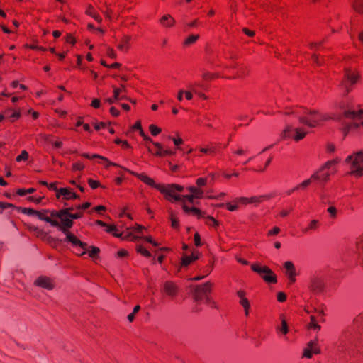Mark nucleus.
<instances>
[{
    "label": "nucleus",
    "mask_w": 363,
    "mask_h": 363,
    "mask_svg": "<svg viewBox=\"0 0 363 363\" xmlns=\"http://www.w3.org/2000/svg\"><path fill=\"white\" fill-rule=\"evenodd\" d=\"M333 119L341 123L342 130L346 136L351 129L357 128L360 125H363V110L345 111L342 114L337 115Z\"/></svg>",
    "instance_id": "f257e3e1"
},
{
    "label": "nucleus",
    "mask_w": 363,
    "mask_h": 363,
    "mask_svg": "<svg viewBox=\"0 0 363 363\" xmlns=\"http://www.w3.org/2000/svg\"><path fill=\"white\" fill-rule=\"evenodd\" d=\"M68 213L66 210H60V211H51L50 216L52 218H56L60 220L58 221V225H52L53 227H56L59 230L65 234L66 238H67V235L72 234L69 231V229L73 226L74 222L68 216Z\"/></svg>",
    "instance_id": "f03ea898"
},
{
    "label": "nucleus",
    "mask_w": 363,
    "mask_h": 363,
    "mask_svg": "<svg viewBox=\"0 0 363 363\" xmlns=\"http://www.w3.org/2000/svg\"><path fill=\"white\" fill-rule=\"evenodd\" d=\"M345 162L350 164L351 172L350 174L357 177L363 174V150L354 152L345 159Z\"/></svg>",
    "instance_id": "7ed1b4c3"
},
{
    "label": "nucleus",
    "mask_w": 363,
    "mask_h": 363,
    "mask_svg": "<svg viewBox=\"0 0 363 363\" xmlns=\"http://www.w3.org/2000/svg\"><path fill=\"white\" fill-rule=\"evenodd\" d=\"M251 269L253 272L260 275L265 282L272 284L277 282L276 274L268 267L260 266L259 264H253L251 265Z\"/></svg>",
    "instance_id": "20e7f679"
},
{
    "label": "nucleus",
    "mask_w": 363,
    "mask_h": 363,
    "mask_svg": "<svg viewBox=\"0 0 363 363\" xmlns=\"http://www.w3.org/2000/svg\"><path fill=\"white\" fill-rule=\"evenodd\" d=\"M212 284L209 281L203 284L191 286V292L196 301H202L211 292Z\"/></svg>",
    "instance_id": "39448f33"
},
{
    "label": "nucleus",
    "mask_w": 363,
    "mask_h": 363,
    "mask_svg": "<svg viewBox=\"0 0 363 363\" xmlns=\"http://www.w3.org/2000/svg\"><path fill=\"white\" fill-rule=\"evenodd\" d=\"M122 168L125 171H126V172H129L130 174H131L132 175H134L135 177H138L139 179H140L142 182H143L146 184L155 188L156 189L160 191L162 194L163 192H166L165 189H164V185L155 184L154 180L152 178L147 177V175L143 174L136 173V172H133V171H131V170H130L128 169H126L125 167H122Z\"/></svg>",
    "instance_id": "423d86ee"
},
{
    "label": "nucleus",
    "mask_w": 363,
    "mask_h": 363,
    "mask_svg": "<svg viewBox=\"0 0 363 363\" xmlns=\"http://www.w3.org/2000/svg\"><path fill=\"white\" fill-rule=\"evenodd\" d=\"M164 189L166 192H163L162 194L164 195L165 199L167 200H170V199H173L174 201H179L182 199V196L176 194L175 191H182L184 190V187L179 184H168L164 186Z\"/></svg>",
    "instance_id": "0eeeda50"
},
{
    "label": "nucleus",
    "mask_w": 363,
    "mask_h": 363,
    "mask_svg": "<svg viewBox=\"0 0 363 363\" xmlns=\"http://www.w3.org/2000/svg\"><path fill=\"white\" fill-rule=\"evenodd\" d=\"M308 288L314 294H321L325 290V283L321 278L314 277L311 279Z\"/></svg>",
    "instance_id": "6e6552de"
},
{
    "label": "nucleus",
    "mask_w": 363,
    "mask_h": 363,
    "mask_svg": "<svg viewBox=\"0 0 363 363\" xmlns=\"http://www.w3.org/2000/svg\"><path fill=\"white\" fill-rule=\"evenodd\" d=\"M34 284L47 290H52L55 288V283L52 279L45 276H40L37 278Z\"/></svg>",
    "instance_id": "1a4fd4ad"
},
{
    "label": "nucleus",
    "mask_w": 363,
    "mask_h": 363,
    "mask_svg": "<svg viewBox=\"0 0 363 363\" xmlns=\"http://www.w3.org/2000/svg\"><path fill=\"white\" fill-rule=\"evenodd\" d=\"M65 241L71 242L74 246H79L82 248L84 250L79 254L80 256L85 255L89 249L88 245L86 242H82L73 234L67 235V238H65Z\"/></svg>",
    "instance_id": "9d476101"
},
{
    "label": "nucleus",
    "mask_w": 363,
    "mask_h": 363,
    "mask_svg": "<svg viewBox=\"0 0 363 363\" xmlns=\"http://www.w3.org/2000/svg\"><path fill=\"white\" fill-rule=\"evenodd\" d=\"M310 118L305 116H300L298 121L301 124L307 125L309 128H315L320 123V120L316 116H311Z\"/></svg>",
    "instance_id": "9b49d317"
},
{
    "label": "nucleus",
    "mask_w": 363,
    "mask_h": 363,
    "mask_svg": "<svg viewBox=\"0 0 363 363\" xmlns=\"http://www.w3.org/2000/svg\"><path fill=\"white\" fill-rule=\"evenodd\" d=\"M60 196H63L65 199L69 200L72 199H79V196L72 192L69 189L60 188L59 189V194H56V197L59 199Z\"/></svg>",
    "instance_id": "f8f14e48"
},
{
    "label": "nucleus",
    "mask_w": 363,
    "mask_h": 363,
    "mask_svg": "<svg viewBox=\"0 0 363 363\" xmlns=\"http://www.w3.org/2000/svg\"><path fill=\"white\" fill-rule=\"evenodd\" d=\"M164 291L168 296L174 297L177 295L178 289L174 283L167 281L164 284Z\"/></svg>",
    "instance_id": "ddd939ff"
},
{
    "label": "nucleus",
    "mask_w": 363,
    "mask_h": 363,
    "mask_svg": "<svg viewBox=\"0 0 363 363\" xmlns=\"http://www.w3.org/2000/svg\"><path fill=\"white\" fill-rule=\"evenodd\" d=\"M50 212L51 211L49 210H43V211H38V213L35 216H38L39 219L50 223L51 225H58V220L45 216L46 213L50 214Z\"/></svg>",
    "instance_id": "4468645a"
},
{
    "label": "nucleus",
    "mask_w": 363,
    "mask_h": 363,
    "mask_svg": "<svg viewBox=\"0 0 363 363\" xmlns=\"http://www.w3.org/2000/svg\"><path fill=\"white\" fill-rule=\"evenodd\" d=\"M320 177L318 173H313L309 179L294 187V190L304 189L307 188L314 179H318Z\"/></svg>",
    "instance_id": "2eb2a0df"
},
{
    "label": "nucleus",
    "mask_w": 363,
    "mask_h": 363,
    "mask_svg": "<svg viewBox=\"0 0 363 363\" xmlns=\"http://www.w3.org/2000/svg\"><path fill=\"white\" fill-rule=\"evenodd\" d=\"M345 78L350 83L351 85L355 84L359 78L358 74L352 73L350 68L345 69Z\"/></svg>",
    "instance_id": "dca6fc26"
},
{
    "label": "nucleus",
    "mask_w": 363,
    "mask_h": 363,
    "mask_svg": "<svg viewBox=\"0 0 363 363\" xmlns=\"http://www.w3.org/2000/svg\"><path fill=\"white\" fill-rule=\"evenodd\" d=\"M284 267L286 270L287 277H296V269L294 267V264L291 262H290V261L286 262L284 264Z\"/></svg>",
    "instance_id": "f3484780"
},
{
    "label": "nucleus",
    "mask_w": 363,
    "mask_h": 363,
    "mask_svg": "<svg viewBox=\"0 0 363 363\" xmlns=\"http://www.w3.org/2000/svg\"><path fill=\"white\" fill-rule=\"evenodd\" d=\"M174 22V19L170 15H165L160 19V23L166 27L173 26Z\"/></svg>",
    "instance_id": "a211bd4d"
},
{
    "label": "nucleus",
    "mask_w": 363,
    "mask_h": 363,
    "mask_svg": "<svg viewBox=\"0 0 363 363\" xmlns=\"http://www.w3.org/2000/svg\"><path fill=\"white\" fill-rule=\"evenodd\" d=\"M30 229L36 234L37 237L40 238L43 240H49L50 238V237L48 235L47 233L38 227H30Z\"/></svg>",
    "instance_id": "6ab92c4d"
},
{
    "label": "nucleus",
    "mask_w": 363,
    "mask_h": 363,
    "mask_svg": "<svg viewBox=\"0 0 363 363\" xmlns=\"http://www.w3.org/2000/svg\"><path fill=\"white\" fill-rule=\"evenodd\" d=\"M130 40H131V37L130 35L123 36L121 40V43L118 45V48L122 51H123V50L127 51L128 49V44Z\"/></svg>",
    "instance_id": "aec40b11"
},
{
    "label": "nucleus",
    "mask_w": 363,
    "mask_h": 363,
    "mask_svg": "<svg viewBox=\"0 0 363 363\" xmlns=\"http://www.w3.org/2000/svg\"><path fill=\"white\" fill-rule=\"evenodd\" d=\"M357 253L359 257H363V235L357 238L356 242Z\"/></svg>",
    "instance_id": "412c9836"
},
{
    "label": "nucleus",
    "mask_w": 363,
    "mask_h": 363,
    "mask_svg": "<svg viewBox=\"0 0 363 363\" xmlns=\"http://www.w3.org/2000/svg\"><path fill=\"white\" fill-rule=\"evenodd\" d=\"M324 169H325V168L321 167L315 173H318L319 177H320L318 180H320L323 182H326L330 179V174L328 172L323 173Z\"/></svg>",
    "instance_id": "4be33fe9"
},
{
    "label": "nucleus",
    "mask_w": 363,
    "mask_h": 363,
    "mask_svg": "<svg viewBox=\"0 0 363 363\" xmlns=\"http://www.w3.org/2000/svg\"><path fill=\"white\" fill-rule=\"evenodd\" d=\"M17 211H21V213L24 214H27L29 216H35L38 213V211L34 210L33 208H23V207H16L15 208Z\"/></svg>",
    "instance_id": "5701e85b"
},
{
    "label": "nucleus",
    "mask_w": 363,
    "mask_h": 363,
    "mask_svg": "<svg viewBox=\"0 0 363 363\" xmlns=\"http://www.w3.org/2000/svg\"><path fill=\"white\" fill-rule=\"evenodd\" d=\"M354 10L361 14H363V0H355L352 3Z\"/></svg>",
    "instance_id": "b1692460"
},
{
    "label": "nucleus",
    "mask_w": 363,
    "mask_h": 363,
    "mask_svg": "<svg viewBox=\"0 0 363 363\" xmlns=\"http://www.w3.org/2000/svg\"><path fill=\"white\" fill-rule=\"evenodd\" d=\"M294 132L296 134L294 137V139L296 141L302 140L307 134V132L303 131L301 128H295Z\"/></svg>",
    "instance_id": "393cba45"
},
{
    "label": "nucleus",
    "mask_w": 363,
    "mask_h": 363,
    "mask_svg": "<svg viewBox=\"0 0 363 363\" xmlns=\"http://www.w3.org/2000/svg\"><path fill=\"white\" fill-rule=\"evenodd\" d=\"M92 158H99V159H101V160H102L104 161H106L107 162V164L106 165V168H108L109 166L119 167H121V168L123 167L120 166L119 164H118L116 163L109 162L106 157L101 156V155H97V154H94V155H91V159H92Z\"/></svg>",
    "instance_id": "a878e982"
},
{
    "label": "nucleus",
    "mask_w": 363,
    "mask_h": 363,
    "mask_svg": "<svg viewBox=\"0 0 363 363\" xmlns=\"http://www.w3.org/2000/svg\"><path fill=\"white\" fill-rule=\"evenodd\" d=\"M307 113L310 116H316L318 117L320 122L322 121H326L329 118L325 115L320 113L318 110H309Z\"/></svg>",
    "instance_id": "bb28decb"
},
{
    "label": "nucleus",
    "mask_w": 363,
    "mask_h": 363,
    "mask_svg": "<svg viewBox=\"0 0 363 363\" xmlns=\"http://www.w3.org/2000/svg\"><path fill=\"white\" fill-rule=\"evenodd\" d=\"M189 191L191 193L192 195H196L198 196H195L196 199H200L202 197L203 194V190L199 189L195 186H190L188 188Z\"/></svg>",
    "instance_id": "cd10ccee"
},
{
    "label": "nucleus",
    "mask_w": 363,
    "mask_h": 363,
    "mask_svg": "<svg viewBox=\"0 0 363 363\" xmlns=\"http://www.w3.org/2000/svg\"><path fill=\"white\" fill-rule=\"evenodd\" d=\"M87 251H89V255L90 257L95 258L99 254L100 249L95 246H90V247H89V249Z\"/></svg>",
    "instance_id": "c85d7f7f"
},
{
    "label": "nucleus",
    "mask_w": 363,
    "mask_h": 363,
    "mask_svg": "<svg viewBox=\"0 0 363 363\" xmlns=\"http://www.w3.org/2000/svg\"><path fill=\"white\" fill-rule=\"evenodd\" d=\"M199 38V35H191L189 36L184 42V45L188 46L194 43Z\"/></svg>",
    "instance_id": "c756f323"
},
{
    "label": "nucleus",
    "mask_w": 363,
    "mask_h": 363,
    "mask_svg": "<svg viewBox=\"0 0 363 363\" xmlns=\"http://www.w3.org/2000/svg\"><path fill=\"white\" fill-rule=\"evenodd\" d=\"M96 223L102 227H107L106 232L108 233H112L113 231L116 230V227L115 225H108L106 223L100 220H97Z\"/></svg>",
    "instance_id": "7c9ffc66"
},
{
    "label": "nucleus",
    "mask_w": 363,
    "mask_h": 363,
    "mask_svg": "<svg viewBox=\"0 0 363 363\" xmlns=\"http://www.w3.org/2000/svg\"><path fill=\"white\" fill-rule=\"evenodd\" d=\"M237 295L240 298V304L247 306L249 301L245 297V292L244 291L240 290L237 292Z\"/></svg>",
    "instance_id": "2f4dec72"
},
{
    "label": "nucleus",
    "mask_w": 363,
    "mask_h": 363,
    "mask_svg": "<svg viewBox=\"0 0 363 363\" xmlns=\"http://www.w3.org/2000/svg\"><path fill=\"white\" fill-rule=\"evenodd\" d=\"M191 262H193V261L191 259V257L190 256L184 255L182 258L181 267H187Z\"/></svg>",
    "instance_id": "473e14b6"
},
{
    "label": "nucleus",
    "mask_w": 363,
    "mask_h": 363,
    "mask_svg": "<svg viewBox=\"0 0 363 363\" xmlns=\"http://www.w3.org/2000/svg\"><path fill=\"white\" fill-rule=\"evenodd\" d=\"M92 9H93V7L91 6H89V8H88V10L86 11V13L89 16L93 17L96 21H98L99 23H101V21H102V18L98 14L92 12L91 11Z\"/></svg>",
    "instance_id": "72a5a7b5"
},
{
    "label": "nucleus",
    "mask_w": 363,
    "mask_h": 363,
    "mask_svg": "<svg viewBox=\"0 0 363 363\" xmlns=\"http://www.w3.org/2000/svg\"><path fill=\"white\" fill-rule=\"evenodd\" d=\"M270 196H252L249 199L250 203H260L262 199H269Z\"/></svg>",
    "instance_id": "f704fd0d"
},
{
    "label": "nucleus",
    "mask_w": 363,
    "mask_h": 363,
    "mask_svg": "<svg viewBox=\"0 0 363 363\" xmlns=\"http://www.w3.org/2000/svg\"><path fill=\"white\" fill-rule=\"evenodd\" d=\"M149 129H150V131L151 132L152 135L154 136L157 135L162 131L160 128L157 127V125H155L154 124H151L149 126Z\"/></svg>",
    "instance_id": "c9c22d12"
},
{
    "label": "nucleus",
    "mask_w": 363,
    "mask_h": 363,
    "mask_svg": "<svg viewBox=\"0 0 363 363\" xmlns=\"http://www.w3.org/2000/svg\"><path fill=\"white\" fill-rule=\"evenodd\" d=\"M137 252L142 254L143 256L150 257H151L150 252L146 249L143 248L142 245L137 246Z\"/></svg>",
    "instance_id": "e433bc0d"
},
{
    "label": "nucleus",
    "mask_w": 363,
    "mask_h": 363,
    "mask_svg": "<svg viewBox=\"0 0 363 363\" xmlns=\"http://www.w3.org/2000/svg\"><path fill=\"white\" fill-rule=\"evenodd\" d=\"M170 220H171V225L172 228L177 229L179 228V220L174 217V214L172 211H170Z\"/></svg>",
    "instance_id": "4c0bfd02"
},
{
    "label": "nucleus",
    "mask_w": 363,
    "mask_h": 363,
    "mask_svg": "<svg viewBox=\"0 0 363 363\" xmlns=\"http://www.w3.org/2000/svg\"><path fill=\"white\" fill-rule=\"evenodd\" d=\"M153 145L158 148V151L155 152V155L158 157H163L164 156V150H162V146L159 143H153Z\"/></svg>",
    "instance_id": "58836bf2"
},
{
    "label": "nucleus",
    "mask_w": 363,
    "mask_h": 363,
    "mask_svg": "<svg viewBox=\"0 0 363 363\" xmlns=\"http://www.w3.org/2000/svg\"><path fill=\"white\" fill-rule=\"evenodd\" d=\"M206 224L208 225L217 226L218 225V222L212 216H208L206 218Z\"/></svg>",
    "instance_id": "ea45409f"
},
{
    "label": "nucleus",
    "mask_w": 363,
    "mask_h": 363,
    "mask_svg": "<svg viewBox=\"0 0 363 363\" xmlns=\"http://www.w3.org/2000/svg\"><path fill=\"white\" fill-rule=\"evenodd\" d=\"M195 196H197L196 195H185V196H183L182 197V199L180 201H182L183 203L185 202L186 200L189 201L191 203H194V199Z\"/></svg>",
    "instance_id": "a19ab883"
},
{
    "label": "nucleus",
    "mask_w": 363,
    "mask_h": 363,
    "mask_svg": "<svg viewBox=\"0 0 363 363\" xmlns=\"http://www.w3.org/2000/svg\"><path fill=\"white\" fill-rule=\"evenodd\" d=\"M28 158V153L26 150H23L17 157L16 161L21 162L23 160H26Z\"/></svg>",
    "instance_id": "79ce46f5"
},
{
    "label": "nucleus",
    "mask_w": 363,
    "mask_h": 363,
    "mask_svg": "<svg viewBox=\"0 0 363 363\" xmlns=\"http://www.w3.org/2000/svg\"><path fill=\"white\" fill-rule=\"evenodd\" d=\"M88 184L90 186V187L93 189H95L100 186L99 182H98L96 180H94L92 179H88Z\"/></svg>",
    "instance_id": "37998d69"
},
{
    "label": "nucleus",
    "mask_w": 363,
    "mask_h": 363,
    "mask_svg": "<svg viewBox=\"0 0 363 363\" xmlns=\"http://www.w3.org/2000/svg\"><path fill=\"white\" fill-rule=\"evenodd\" d=\"M7 208H15V206L12 203L0 202V213H2V211Z\"/></svg>",
    "instance_id": "c03bdc74"
},
{
    "label": "nucleus",
    "mask_w": 363,
    "mask_h": 363,
    "mask_svg": "<svg viewBox=\"0 0 363 363\" xmlns=\"http://www.w3.org/2000/svg\"><path fill=\"white\" fill-rule=\"evenodd\" d=\"M191 213H194V215H196L199 218L203 216V213L200 209L196 207H191Z\"/></svg>",
    "instance_id": "a18cd8bd"
},
{
    "label": "nucleus",
    "mask_w": 363,
    "mask_h": 363,
    "mask_svg": "<svg viewBox=\"0 0 363 363\" xmlns=\"http://www.w3.org/2000/svg\"><path fill=\"white\" fill-rule=\"evenodd\" d=\"M280 330L284 334H286L289 332L288 325H287L286 321L284 319H282V320H281V328H280Z\"/></svg>",
    "instance_id": "49530a36"
},
{
    "label": "nucleus",
    "mask_w": 363,
    "mask_h": 363,
    "mask_svg": "<svg viewBox=\"0 0 363 363\" xmlns=\"http://www.w3.org/2000/svg\"><path fill=\"white\" fill-rule=\"evenodd\" d=\"M338 162H339V160L337 159L330 160V161H328L327 162H325V164L322 167L325 169H329L332 165H334V164L338 163Z\"/></svg>",
    "instance_id": "de8ad7c7"
},
{
    "label": "nucleus",
    "mask_w": 363,
    "mask_h": 363,
    "mask_svg": "<svg viewBox=\"0 0 363 363\" xmlns=\"http://www.w3.org/2000/svg\"><path fill=\"white\" fill-rule=\"evenodd\" d=\"M313 356V352H312V350H310V348H305L303 350V357H306V358H311Z\"/></svg>",
    "instance_id": "09e8293b"
},
{
    "label": "nucleus",
    "mask_w": 363,
    "mask_h": 363,
    "mask_svg": "<svg viewBox=\"0 0 363 363\" xmlns=\"http://www.w3.org/2000/svg\"><path fill=\"white\" fill-rule=\"evenodd\" d=\"M318 220H313L311 221L308 228H306L303 231L307 232L308 230H313L317 228Z\"/></svg>",
    "instance_id": "8fccbe9b"
},
{
    "label": "nucleus",
    "mask_w": 363,
    "mask_h": 363,
    "mask_svg": "<svg viewBox=\"0 0 363 363\" xmlns=\"http://www.w3.org/2000/svg\"><path fill=\"white\" fill-rule=\"evenodd\" d=\"M194 244L196 247H200L202 245L200 235L198 233L194 234Z\"/></svg>",
    "instance_id": "3c124183"
},
{
    "label": "nucleus",
    "mask_w": 363,
    "mask_h": 363,
    "mask_svg": "<svg viewBox=\"0 0 363 363\" xmlns=\"http://www.w3.org/2000/svg\"><path fill=\"white\" fill-rule=\"evenodd\" d=\"M292 130L291 125H287L282 133V138H286L289 137V133Z\"/></svg>",
    "instance_id": "603ef678"
},
{
    "label": "nucleus",
    "mask_w": 363,
    "mask_h": 363,
    "mask_svg": "<svg viewBox=\"0 0 363 363\" xmlns=\"http://www.w3.org/2000/svg\"><path fill=\"white\" fill-rule=\"evenodd\" d=\"M121 89L119 88L113 87V98L116 101L120 100Z\"/></svg>",
    "instance_id": "864d4df0"
},
{
    "label": "nucleus",
    "mask_w": 363,
    "mask_h": 363,
    "mask_svg": "<svg viewBox=\"0 0 363 363\" xmlns=\"http://www.w3.org/2000/svg\"><path fill=\"white\" fill-rule=\"evenodd\" d=\"M286 299V295L285 293L284 292H279L277 294V300L279 301V302H284L285 301Z\"/></svg>",
    "instance_id": "5fc2aeb1"
},
{
    "label": "nucleus",
    "mask_w": 363,
    "mask_h": 363,
    "mask_svg": "<svg viewBox=\"0 0 363 363\" xmlns=\"http://www.w3.org/2000/svg\"><path fill=\"white\" fill-rule=\"evenodd\" d=\"M90 206H91V203L86 202V203H84L82 205L77 206L76 208L78 209V210H85V209H87L88 208H89Z\"/></svg>",
    "instance_id": "6e6d98bb"
},
{
    "label": "nucleus",
    "mask_w": 363,
    "mask_h": 363,
    "mask_svg": "<svg viewBox=\"0 0 363 363\" xmlns=\"http://www.w3.org/2000/svg\"><path fill=\"white\" fill-rule=\"evenodd\" d=\"M84 168V166L82 163H74L72 165V169L76 170H82Z\"/></svg>",
    "instance_id": "4d7b16f0"
},
{
    "label": "nucleus",
    "mask_w": 363,
    "mask_h": 363,
    "mask_svg": "<svg viewBox=\"0 0 363 363\" xmlns=\"http://www.w3.org/2000/svg\"><path fill=\"white\" fill-rule=\"evenodd\" d=\"M328 212L330 214V216L333 218L336 216L337 210L334 206H330L328 208Z\"/></svg>",
    "instance_id": "13d9d810"
},
{
    "label": "nucleus",
    "mask_w": 363,
    "mask_h": 363,
    "mask_svg": "<svg viewBox=\"0 0 363 363\" xmlns=\"http://www.w3.org/2000/svg\"><path fill=\"white\" fill-rule=\"evenodd\" d=\"M68 216L73 220L81 218L82 216V213H71L69 214Z\"/></svg>",
    "instance_id": "bf43d9fd"
},
{
    "label": "nucleus",
    "mask_w": 363,
    "mask_h": 363,
    "mask_svg": "<svg viewBox=\"0 0 363 363\" xmlns=\"http://www.w3.org/2000/svg\"><path fill=\"white\" fill-rule=\"evenodd\" d=\"M110 113H111L112 116H115V117H117L119 116L120 114V111L118 110H117L115 107L112 106L110 108Z\"/></svg>",
    "instance_id": "052dcab7"
},
{
    "label": "nucleus",
    "mask_w": 363,
    "mask_h": 363,
    "mask_svg": "<svg viewBox=\"0 0 363 363\" xmlns=\"http://www.w3.org/2000/svg\"><path fill=\"white\" fill-rule=\"evenodd\" d=\"M56 184H57L56 182L51 183V184H48V188L49 189L54 190L57 194H59V189L56 187V186H55Z\"/></svg>",
    "instance_id": "680f3d73"
},
{
    "label": "nucleus",
    "mask_w": 363,
    "mask_h": 363,
    "mask_svg": "<svg viewBox=\"0 0 363 363\" xmlns=\"http://www.w3.org/2000/svg\"><path fill=\"white\" fill-rule=\"evenodd\" d=\"M100 105H101V102H100V100L98 99H94L92 102H91V106L95 108H98L100 107Z\"/></svg>",
    "instance_id": "e2e57ef3"
},
{
    "label": "nucleus",
    "mask_w": 363,
    "mask_h": 363,
    "mask_svg": "<svg viewBox=\"0 0 363 363\" xmlns=\"http://www.w3.org/2000/svg\"><path fill=\"white\" fill-rule=\"evenodd\" d=\"M106 126V123L104 122H100L99 123H96L94 125V128L96 130H99L101 128H105Z\"/></svg>",
    "instance_id": "0e129e2a"
},
{
    "label": "nucleus",
    "mask_w": 363,
    "mask_h": 363,
    "mask_svg": "<svg viewBox=\"0 0 363 363\" xmlns=\"http://www.w3.org/2000/svg\"><path fill=\"white\" fill-rule=\"evenodd\" d=\"M280 232V229L278 227H274L272 230L268 232V235H274Z\"/></svg>",
    "instance_id": "69168bd1"
},
{
    "label": "nucleus",
    "mask_w": 363,
    "mask_h": 363,
    "mask_svg": "<svg viewBox=\"0 0 363 363\" xmlns=\"http://www.w3.org/2000/svg\"><path fill=\"white\" fill-rule=\"evenodd\" d=\"M206 184V178H199L196 180V184L198 186H204Z\"/></svg>",
    "instance_id": "338daca9"
},
{
    "label": "nucleus",
    "mask_w": 363,
    "mask_h": 363,
    "mask_svg": "<svg viewBox=\"0 0 363 363\" xmlns=\"http://www.w3.org/2000/svg\"><path fill=\"white\" fill-rule=\"evenodd\" d=\"M316 345H317V340L310 341L309 342H308L306 348H310V350H313Z\"/></svg>",
    "instance_id": "774afa93"
}]
</instances>
